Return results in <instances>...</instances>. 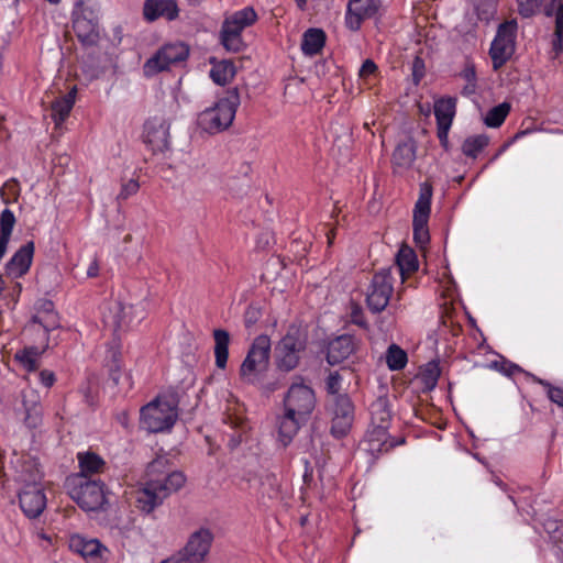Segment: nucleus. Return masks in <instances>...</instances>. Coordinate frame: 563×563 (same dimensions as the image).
I'll list each match as a JSON object with an SVG mask.
<instances>
[{
  "mask_svg": "<svg viewBox=\"0 0 563 563\" xmlns=\"http://www.w3.org/2000/svg\"><path fill=\"white\" fill-rule=\"evenodd\" d=\"M417 156V145L412 139L397 144L393 153V166L396 173H402L412 167Z\"/></svg>",
  "mask_w": 563,
  "mask_h": 563,
  "instance_id": "obj_27",
  "label": "nucleus"
},
{
  "mask_svg": "<svg viewBox=\"0 0 563 563\" xmlns=\"http://www.w3.org/2000/svg\"><path fill=\"white\" fill-rule=\"evenodd\" d=\"M489 137L486 134L471 135L462 144V153L471 158H476L488 145Z\"/></svg>",
  "mask_w": 563,
  "mask_h": 563,
  "instance_id": "obj_41",
  "label": "nucleus"
},
{
  "mask_svg": "<svg viewBox=\"0 0 563 563\" xmlns=\"http://www.w3.org/2000/svg\"><path fill=\"white\" fill-rule=\"evenodd\" d=\"M316 404L314 390L305 384L301 377H298V382H294L289 386L284 397V410L295 413L299 418L302 417L306 420H309Z\"/></svg>",
  "mask_w": 563,
  "mask_h": 563,
  "instance_id": "obj_12",
  "label": "nucleus"
},
{
  "mask_svg": "<svg viewBox=\"0 0 563 563\" xmlns=\"http://www.w3.org/2000/svg\"><path fill=\"white\" fill-rule=\"evenodd\" d=\"M14 224L15 216L13 211L9 208L3 209L0 213V261L7 252Z\"/></svg>",
  "mask_w": 563,
  "mask_h": 563,
  "instance_id": "obj_37",
  "label": "nucleus"
},
{
  "mask_svg": "<svg viewBox=\"0 0 563 563\" xmlns=\"http://www.w3.org/2000/svg\"><path fill=\"white\" fill-rule=\"evenodd\" d=\"M120 377H121V369L119 366H115V368H112L110 371V378L112 379V382L115 384V385H119L120 383Z\"/></svg>",
  "mask_w": 563,
  "mask_h": 563,
  "instance_id": "obj_63",
  "label": "nucleus"
},
{
  "mask_svg": "<svg viewBox=\"0 0 563 563\" xmlns=\"http://www.w3.org/2000/svg\"><path fill=\"white\" fill-rule=\"evenodd\" d=\"M451 126L437 125V135L442 147H449V132Z\"/></svg>",
  "mask_w": 563,
  "mask_h": 563,
  "instance_id": "obj_57",
  "label": "nucleus"
},
{
  "mask_svg": "<svg viewBox=\"0 0 563 563\" xmlns=\"http://www.w3.org/2000/svg\"><path fill=\"white\" fill-rule=\"evenodd\" d=\"M36 313L32 316L25 330H35L38 325L43 329L44 341H48V333L59 327L58 316L54 310L53 301L41 299L36 302Z\"/></svg>",
  "mask_w": 563,
  "mask_h": 563,
  "instance_id": "obj_20",
  "label": "nucleus"
},
{
  "mask_svg": "<svg viewBox=\"0 0 563 563\" xmlns=\"http://www.w3.org/2000/svg\"><path fill=\"white\" fill-rule=\"evenodd\" d=\"M77 95V87L74 86L65 96L56 99L51 106V117L56 126H60L68 118Z\"/></svg>",
  "mask_w": 563,
  "mask_h": 563,
  "instance_id": "obj_31",
  "label": "nucleus"
},
{
  "mask_svg": "<svg viewBox=\"0 0 563 563\" xmlns=\"http://www.w3.org/2000/svg\"><path fill=\"white\" fill-rule=\"evenodd\" d=\"M494 367L507 377H511L515 374L522 372V368L519 365L507 360L494 362Z\"/></svg>",
  "mask_w": 563,
  "mask_h": 563,
  "instance_id": "obj_52",
  "label": "nucleus"
},
{
  "mask_svg": "<svg viewBox=\"0 0 563 563\" xmlns=\"http://www.w3.org/2000/svg\"><path fill=\"white\" fill-rule=\"evenodd\" d=\"M272 342L268 335H257L240 366V377L251 385L260 384L269 366Z\"/></svg>",
  "mask_w": 563,
  "mask_h": 563,
  "instance_id": "obj_5",
  "label": "nucleus"
},
{
  "mask_svg": "<svg viewBox=\"0 0 563 563\" xmlns=\"http://www.w3.org/2000/svg\"><path fill=\"white\" fill-rule=\"evenodd\" d=\"M258 16L253 7H244L227 15L219 32V42L227 52L240 53L246 48L243 31L252 26Z\"/></svg>",
  "mask_w": 563,
  "mask_h": 563,
  "instance_id": "obj_3",
  "label": "nucleus"
},
{
  "mask_svg": "<svg viewBox=\"0 0 563 563\" xmlns=\"http://www.w3.org/2000/svg\"><path fill=\"white\" fill-rule=\"evenodd\" d=\"M214 340V362L216 366L224 369L229 358L230 333L224 329H214L212 332Z\"/></svg>",
  "mask_w": 563,
  "mask_h": 563,
  "instance_id": "obj_33",
  "label": "nucleus"
},
{
  "mask_svg": "<svg viewBox=\"0 0 563 563\" xmlns=\"http://www.w3.org/2000/svg\"><path fill=\"white\" fill-rule=\"evenodd\" d=\"M441 371L437 361L428 362L420 371L419 377L423 387L428 390L435 388Z\"/></svg>",
  "mask_w": 563,
  "mask_h": 563,
  "instance_id": "obj_46",
  "label": "nucleus"
},
{
  "mask_svg": "<svg viewBox=\"0 0 563 563\" xmlns=\"http://www.w3.org/2000/svg\"><path fill=\"white\" fill-rule=\"evenodd\" d=\"M77 461L80 472L75 475L89 477L91 475L102 474L107 468L106 461L99 454L91 451L78 452Z\"/></svg>",
  "mask_w": 563,
  "mask_h": 563,
  "instance_id": "obj_30",
  "label": "nucleus"
},
{
  "mask_svg": "<svg viewBox=\"0 0 563 563\" xmlns=\"http://www.w3.org/2000/svg\"><path fill=\"white\" fill-rule=\"evenodd\" d=\"M350 321H351V323H353L364 330L369 329V324L365 318L364 310L358 303L353 302L351 305Z\"/></svg>",
  "mask_w": 563,
  "mask_h": 563,
  "instance_id": "obj_51",
  "label": "nucleus"
},
{
  "mask_svg": "<svg viewBox=\"0 0 563 563\" xmlns=\"http://www.w3.org/2000/svg\"><path fill=\"white\" fill-rule=\"evenodd\" d=\"M460 75L466 82L476 84L477 76L475 66L473 64H466Z\"/></svg>",
  "mask_w": 563,
  "mask_h": 563,
  "instance_id": "obj_56",
  "label": "nucleus"
},
{
  "mask_svg": "<svg viewBox=\"0 0 563 563\" xmlns=\"http://www.w3.org/2000/svg\"><path fill=\"white\" fill-rule=\"evenodd\" d=\"M380 0H350L345 12V25L351 31H358L364 20L375 16Z\"/></svg>",
  "mask_w": 563,
  "mask_h": 563,
  "instance_id": "obj_18",
  "label": "nucleus"
},
{
  "mask_svg": "<svg viewBox=\"0 0 563 563\" xmlns=\"http://www.w3.org/2000/svg\"><path fill=\"white\" fill-rule=\"evenodd\" d=\"M132 306H125L121 302H115L113 306V324L117 330H125L132 327V319L129 317L132 312Z\"/></svg>",
  "mask_w": 563,
  "mask_h": 563,
  "instance_id": "obj_47",
  "label": "nucleus"
},
{
  "mask_svg": "<svg viewBox=\"0 0 563 563\" xmlns=\"http://www.w3.org/2000/svg\"><path fill=\"white\" fill-rule=\"evenodd\" d=\"M456 112V99L442 97L434 101L437 125L452 126Z\"/></svg>",
  "mask_w": 563,
  "mask_h": 563,
  "instance_id": "obj_34",
  "label": "nucleus"
},
{
  "mask_svg": "<svg viewBox=\"0 0 563 563\" xmlns=\"http://www.w3.org/2000/svg\"><path fill=\"white\" fill-rule=\"evenodd\" d=\"M384 427L369 426L363 440L360 443V452L368 456V463L373 465L384 453H388L395 446L405 443V439H393Z\"/></svg>",
  "mask_w": 563,
  "mask_h": 563,
  "instance_id": "obj_13",
  "label": "nucleus"
},
{
  "mask_svg": "<svg viewBox=\"0 0 563 563\" xmlns=\"http://www.w3.org/2000/svg\"><path fill=\"white\" fill-rule=\"evenodd\" d=\"M158 481L159 489L164 494L165 498H167L172 493L177 492L185 485L186 477L181 472L175 471Z\"/></svg>",
  "mask_w": 563,
  "mask_h": 563,
  "instance_id": "obj_45",
  "label": "nucleus"
},
{
  "mask_svg": "<svg viewBox=\"0 0 563 563\" xmlns=\"http://www.w3.org/2000/svg\"><path fill=\"white\" fill-rule=\"evenodd\" d=\"M164 465V460L163 459H157V460H154L153 462H151L148 465H147V468H146V473L148 476H153L158 470L161 466Z\"/></svg>",
  "mask_w": 563,
  "mask_h": 563,
  "instance_id": "obj_60",
  "label": "nucleus"
},
{
  "mask_svg": "<svg viewBox=\"0 0 563 563\" xmlns=\"http://www.w3.org/2000/svg\"><path fill=\"white\" fill-rule=\"evenodd\" d=\"M48 345V341H45L43 349L37 346H26L15 353V360L22 365L27 372H34L37 367V361L42 353Z\"/></svg>",
  "mask_w": 563,
  "mask_h": 563,
  "instance_id": "obj_38",
  "label": "nucleus"
},
{
  "mask_svg": "<svg viewBox=\"0 0 563 563\" xmlns=\"http://www.w3.org/2000/svg\"><path fill=\"white\" fill-rule=\"evenodd\" d=\"M99 274V265L98 262L95 260L92 261L87 269V276L88 277H96Z\"/></svg>",
  "mask_w": 563,
  "mask_h": 563,
  "instance_id": "obj_61",
  "label": "nucleus"
},
{
  "mask_svg": "<svg viewBox=\"0 0 563 563\" xmlns=\"http://www.w3.org/2000/svg\"><path fill=\"white\" fill-rule=\"evenodd\" d=\"M177 417V407L162 397H156L141 409V423L150 432L170 430Z\"/></svg>",
  "mask_w": 563,
  "mask_h": 563,
  "instance_id": "obj_8",
  "label": "nucleus"
},
{
  "mask_svg": "<svg viewBox=\"0 0 563 563\" xmlns=\"http://www.w3.org/2000/svg\"><path fill=\"white\" fill-rule=\"evenodd\" d=\"M325 44V33L321 29H308L301 40V51L307 56L317 55Z\"/></svg>",
  "mask_w": 563,
  "mask_h": 563,
  "instance_id": "obj_35",
  "label": "nucleus"
},
{
  "mask_svg": "<svg viewBox=\"0 0 563 563\" xmlns=\"http://www.w3.org/2000/svg\"><path fill=\"white\" fill-rule=\"evenodd\" d=\"M518 24L516 20H509L500 23L496 35L489 47L494 70L503 67L514 55L516 49Z\"/></svg>",
  "mask_w": 563,
  "mask_h": 563,
  "instance_id": "obj_10",
  "label": "nucleus"
},
{
  "mask_svg": "<svg viewBox=\"0 0 563 563\" xmlns=\"http://www.w3.org/2000/svg\"><path fill=\"white\" fill-rule=\"evenodd\" d=\"M424 68V60L421 57L416 56L415 59L412 60V77L413 82L416 85H418L420 80L423 78Z\"/></svg>",
  "mask_w": 563,
  "mask_h": 563,
  "instance_id": "obj_53",
  "label": "nucleus"
},
{
  "mask_svg": "<svg viewBox=\"0 0 563 563\" xmlns=\"http://www.w3.org/2000/svg\"><path fill=\"white\" fill-rule=\"evenodd\" d=\"M432 194L433 189L429 183L420 184L419 197L415 203L412 219L413 241L420 247H424L430 241L428 222L431 212Z\"/></svg>",
  "mask_w": 563,
  "mask_h": 563,
  "instance_id": "obj_11",
  "label": "nucleus"
},
{
  "mask_svg": "<svg viewBox=\"0 0 563 563\" xmlns=\"http://www.w3.org/2000/svg\"><path fill=\"white\" fill-rule=\"evenodd\" d=\"M22 406L24 408V423L30 429H36L42 423V406L38 393L33 388L24 389L21 393Z\"/></svg>",
  "mask_w": 563,
  "mask_h": 563,
  "instance_id": "obj_26",
  "label": "nucleus"
},
{
  "mask_svg": "<svg viewBox=\"0 0 563 563\" xmlns=\"http://www.w3.org/2000/svg\"><path fill=\"white\" fill-rule=\"evenodd\" d=\"M170 124L163 117H154L144 123L143 139L153 153H162L170 146Z\"/></svg>",
  "mask_w": 563,
  "mask_h": 563,
  "instance_id": "obj_17",
  "label": "nucleus"
},
{
  "mask_svg": "<svg viewBox=\"0 0 563 563\" xmlns=\"http://www.w3.org/2000/svg\"><path fill=\"white\" fill-rule=\"evenodd\" d=\"M235 75V66L230 60H221L212 65L210 78L219 86L227 85Z\"/></svg>",
  "mask_w": 563,
  "mask_h": 563,
  "instance_id": "obj_40",
  "label": "nucleus"
},
{
  "mask_svg": "<svg viewBox=\"0 0 563 563\" xmlns=\"http://www.w3.org/2000/svg\"><path fill=\"white\" fill-rule=\"evenodd\" d=\"M518 12L522 18H531L541 10L547 16H555V31L552 48L558 56L563 51V0H517Z\"/></svg>",
  "mask_w": 563,
  "mask_h": 563,
  "instance_id": "obj_7",
  "label": "nucleus"
},
{
  "mask_svg": "<svg viewBox=\"0 0 563 563\" xmlns=\"http://www.w3.org/2000/svg\"><path fill=\"white\" fill-rule=\"evenodd\" d=\"M65 488L69 497L84 511L106 510L108 489L101 479H91L84 475H69L65 481Z\"/></svg>",
  "mask_w": 563,
  "mask_h": 563,
  "instance_id": "obj_1",
  "label": "nucleus"
},
{
  "mask_svg": "<svg viewBox=\"0 0 563 563\" xmlns=\"http://www.w3.org/2000/svg\"><path fill=\"white\" fill-rule=\"evenodd\" d=\"M308 420L302 417H298L295 413H291L287 410H284V415L279 418L278 421V440L284 445L287 446L295 435L298 433L299 429L302 424H305Z\"/></svg>",
  "mask_w": 563,
  "mask_h": 563,
  "instance_id": "obj_28",
  "label": "nucleus"
},
{
  "mask_svg": "<svg viewBox=\"0 0 563 563\" xmlns=\"http://www.w3.org/2000/svg\"><path fill=\"white\" fill-rule=\"evenodd\" d=\"M498 0H474V9L478 20L488 23L497 12Z\"/></svg>",
  "mask_w": 563,
  "mask_h": 563,
  "instance_id": "obj_48",
  "label": "nucleus"
},
{
  "mask_svg": "<svg viewBox=\"0 0 563 563\" xmlns=\"http://www.w3.org/2000/svg\"><path fill=\"white\" fill-rule=\"evenodd\" d=\"M31 470L30 479L23 474L21 481L24 483L19 493V504L22 512L30 519H36L46 508L47 499L44 488L40 483V473L34 465H29Z\"/></svg>",
  "mask_w": 563,
  "mask_h": 563,
  "instance_id": "obj_9",
  "label": "nucleus"
},
{
  "mask_svg": "<svg viewBox=\"0 0 563 563\" xmlns=\"http://www.w3.org/2000/svg\"><path fill=\"white\" fill-rule=\"evenodd\" d=\"M256 312L254 310H247L245 314V325L251 327L256 321Z\"/></svg>",
  "mask_w": 563,
  "mask_h": 563,
  "instance_id": "obj_62",
  "label": "nucleus"
},
{
  "mask_svg": "<svg viewBox=\"0 0 563 563\" xmlns=\"http://www.w3.org/2000/svg\"><path fill=\"white\" fill-rule=\"evenodd\" d=\"M343 377L339 372H332L325 379V390L329 395L333 397V399H338L339 396H347L346 394H341Z\"/></svg>",
  "mask_w": 563,
  "mask_h": 563,
  "instance_id": "obj_49",
  "label": "nucleus"
},
{
  "mask_svg": "<svg viewBox=\"0 0 563 563\" xmlns=\"http://www.w3.org/2000/svg\"><path fill=\"white\" fill-rule=\"evenodd\" d=\"M143 14L148 22H154L159 18L170 22L178 18L179 8L175 0H145Z\"/></svg>",
  "mask_w": 563,
  "mask_h": 563,
  "instance_id": "obj_24",
  "label": "nucleus"
},
{
  "mask_svg": "<svg viewBox=\"0 0 563 563\" xmlns=\"http://www.w3.org/2000/svg\"><path fill=\"white\" fill-rule=\"evenodd\" d=\"M394 292V278L390 269H380L374 274L366 291V305L372 313L386 309Z\"/></svg>",
  "mask_w": 563,
  "mask_h": 563,
  "instance_id": "obj_15",
  "label": "nucleus"
},
{
  "mask_svg": "<svg viewBox=\"0 0 563 563\" xmlns=\"http://www.w3.org/2000/svg\"><path fill=\"white\" fill-rule=\"evenodd\" d=\"M377 69L376 64L372 59H366L363 62L361 68H360V76L361 77H367L373 75Z\"/></svg>",
  "mask_w": 563,
  "mask_h": 563,
  "instance_id": "obj_58",
  "label": "nucleus"
},
{
  "mask_svg": "<svg viewBox=\"0 0 563 563\" xmlns=\"http://www.w3.org/2000/svg\"><path fill=\"white\" fill-rule=\"evenodd\" d=\"M511 110L509 102H501L489 109L484 118V123L488 128H499Z\"/></svg>",
  "mask_w": 563,
  "mask_h": 563,
  "instance_id": "obj_43",
  "label": "nucleus"
},
{
  "mask_svg": "<svg viewBox=\"0 0 563 563\" xmlns=\"http://www.w3.org/2000/svg\"><path fill=\"white\" fill-rule=\"evenodd\" d=\"M372 427L389 429L393 418L391 404L387 396H379L369 406Z\"/></svg>",
  "mask_w": 563,
  "mask_h": 563,
  "instance_id": "obj_29",
  "label": "nucleus"
},
{
  "mask_svg": "<svg viewBox=\"0 0 563 563\" xmlns=\"http://www.w3.org/2000/svg\"><path fill=\"white\" fill-rule=\"evenodd\" d=\"M74 32L82 46H96L100 38L97 4L92 0H76L71 11Z\"/></svg>",
  "mask_w": 563,
  "mask_h": 563,
  "instance_id": "obj_6",
  "label": "nucleus"
},
{
  "mask_svg": "<svg viewBox=\"0 0 563 563\" xmlns=\"http://www.w3.org/2000/svg\"><path fill=\"white\" fill-rule=\"evenodd\" d=\"M38 380L42 386H44L46 388H51L56 382V376H55L54 372H52L49 369H42L38 373Z\"/></svg>",
  "mask_w": 563,
  "mask_h": 563,
  "instance_id": "obj_55",
  "label": "nucleus"
},
{
  "mask_svg": "<svg viewBox=\"0 0 563 563\" xmlns=\"http://www.w3.org/2000/svg\"><path fill=\"white\" fill-rule=\"evenodd\" d=\"M532 378L534 382L547 387V394L551 401L559 405L560 407H563V387H553V386H551L550 383H548L541 378H537L533 375H532Z\"/></svg>",
  "mask_w": 563,
  "mask_h": 563,
  "instance_id": "obj_50",
  "label": "nucleus"
},
{
  "mask_svg": "<svg viewBox=\"0 0 563 563\" xmlns=\"http://www.w3.org/2000/svg\"><path fill=\"white\" fill-rule=\"evenodd\" d=\"M308 345V331L298 323H291L276 345L277 367L283 372L295 369Z\"/></svg>",
  "mask_w": 563,
  "mask_h": 563,
  "instance_id": "obj_4",
  "label": "nucleus"
},
{
  "mask_svg": "<svg viewBox=\"0 0 563 563\" xmlns=\"http://www.w3.org/2000/svg\"><path fill=\"white\" fill-rule=\"evenodd\" d=\"M386 364L390 371H400L406 367L408 356L405 350L397 344H390L386 351Z\"/></svg>",
  "mask_w": 563,
  "mask_h": 563,
  "instance_id": "obj_44",
  "label": "nucleus"
},
{
  "mask_svg": "<svg viewBox=\"0 0 563 563\" xmlns=\"http://www.w3.org/2000/svg\"><path fill=\"white\" fill-rule=\"evenodd\" d=\"M188 55L189 48L185 43L166 44L145 62L143 66L144 75L152 77L167 70L172 65L186 60Z\"/></svg>",
  "mask_w": 563,
  "mask_h": 563,
  "instance_id": "obj_14",
  "label": "nucleus"
},
{
  "mask_svg": "<svg viewBox=\"0 0 563 563\" xmlns=\"http://www.w3.org/2000/svg\"><path fill=\"white\" fill-rule=\"evenodd\" d=\"M213 540V532L209 528L201 527L189 536L181 551L194 563H201L207 558Z\"/></svg>",
  "mask_w": 563,
  "mask_h": 563,
  "instance_id": "obj_19",
  "label": "nucleus"
},
{
  "mask_svg": "<svg viewBox=\"0 0 563 563\" xmlns=\"http://www.w3.org/2000/svg\"><path fill=\"white\" fill-rule=\"evenodd\" d=\"M69 549L92 563H102L107 548L98 539H87L80 534L69 538Z\"/></svg>",
  "mask_w": 563,
  "mask_h": 563,
  "instance_id": "obj_22",
  "label": "nucleus"
},
{
  "mask_svg": "<svg viewBox=\"0 0 563 563\" xmlns=\"http://www.w3.org/2000/svg\"><path fill=\"white\" fill-rule=\"evenodd\" d=\"M264 472L265 470L261 467L257 460L245 463L238 475L241 489L252 494L255 487L258 486L260 478Z\"/></svg>",
  "mask_w": 563,
  "mask_h": 563,
  "instance_id": "obj_32",
  "label": "nucleus"
},
{
  "mask_svg": "<svg viewBox=\"0 0 563 563\" xmlns=\"http://www.w3.org/2000/svg\"><path fill=\"white\" fill-rule=\"evenodd\" d=\"M164 494L159 489V481L151 478L136 492V506L144 514H151L163 504Z\"/></svg>",
  "mask_w": 563,
  "mask_h": 563,
  "instance_id": "obj_23",
  "label": "nucleus"
},
{
  "mask_svg": "<svg viewBox=\"0 0 563 563\" xmlns=\"http://www.w3.org/2000/svg\"><path fill=\"white\" fill-rule=\"evenodd\" d=\"M331 413V434L341 439L351 430L354 421V405L349 396H339L332 399L330 406Z\"/></svg>",
  "mask_w": 563,
  "mask_h": 563,
  "instance_id": "obj_16",
  "label": "nucleus"
},
{
  "mask_svg": "<svg viewBox=\"0 0 563 563\" xmlns=\"http://www.w3.org/2000/svg\"><path fill=\"white\" fill-rule=\"evenodd\" d=\"M239 106V90L231 88L212 107L206 108L199 113L198 125L209 134L222 132L232 124Z\"/></svg>",
  "mask_w": 563,
  "mask_h": 563,
  "instance_id": "obj_2",
  "label": "nucleus"
},
{
  "mask_svg": "<svg viewBox=\"0 0 563 563\" xmlns=\"http://www.w3.org/2000/svg\"><path fill=\"white\" fill-rule=\"evenodd\" d=\"M475 91H476V84L466 82V85L463 87L462 93L464 96H471V95H474Z\"/></svg>",
  "mask_w": 563,
  "mask_h": 563,
  "instance_id": "obj_64",
  "label": "nucleus"
},
{
  "mask_svg": "<svg viewBox=\"0 0 563 563\" xmlns=\"http://www.w3.org/2000/svg\"><path fill=\"white\" fill-rule=\"evenodd\" d=\"M357 345L358 340L350 333L334 338L327 347V362L332 366L342 363L356 351Z\"/></svg>",
  "mask_w": 563,
  "mask_h": 563,
  "instance_id": "obj_21",
  "label": "nucleus"
},
{
  "mask_svg": "<svg viewBox=\"0 0 563 563\" xmlns=\"http://www.w3.org/2000/svg\"><path fill=\"white\" fill-rule=\"evenodd\" d=\"M278 487L276 475L265 471L260 478L258 486L255 487L252 494L272 499L278 495Z\"/></svg>",
  "mask_w": 563,
  "mask_h": 563,
  "instance_id": "obj_39",
  "label": "nucleus"
},
{
  "mask_svg": "<svg viewBox=\"0 0 563 563\" xmlns=\"http://www.w3.org/2000/svg\"><path fill=\"white\" fill-rule=\"evenodd\" d=\"M396 263L401 276L418 269L417 255L410 247H401L396 256Z\"/></svg>",
  "mask_w": 563,
  "mask_h": 563,
  "instance_id": "obj_42",
  "label": "nucleus"
},
{
  "mask_svg": "<svg viewBox=\"0 0 563 563\" xmlns=\"http://www.w3.org/2000/svg\"><path fill=\"white\" fill-rule=\"evenodd\" d=\"M139 188V183L134 179H130L128 183L122 185L121 191L118 197L120 199H128L130 196L136 194Z\"/></svg>",
  "mask_w": 563,
  "mask_h": 563,
  "instance_id": "obj_54",
  "label": "nucleus"
},
{
  "mask_svg": "<svg viewBox=\"0 0 563 563\" xmlns=\"http://www.w3.org/2000/svg\"><path fill=\"white\" fill-rule=\"evenodd\" d=\"M161 563H194L188 556H186L181 550L172 556L163 560Z\"/></svg>",
  "mask_w": 563,
  "mask_h": 563,
  "instance_id": "obj_59",
  "label": "nucleus"
},
{
  "mask_svg": "<svg viewBox=\"0 0 563 563\" xmlns=\"http://www.w3.org/2000/svg\"><path fill=\"white\" fill-rule=\"evenodd\" d=\"M34 254V242L29 241L22 245L5 264V273L13 278L25 275L32 264Z\"/></svg>",
  "mask_w": 563,
  "mask_h": 563,
  "instance_id": "obj_25",
  "label": "nucleus"
},
{
  "mask_svg": "<svg viewBox=\"0 0 563 563\" xmlns=\"http://www.w3.org/2000/svg\"><path fill=\"white\" fill-rule=\"evenodd\" d=\"M544 532L556 548V556L563 563V522L556 519L547 518L541 522Z\"/></svg>",
  "mask_w": 563,
  "mask_h": 563,
  "instance_id": "obj_36",
  "label": "nucleus"
}]
</instances>
